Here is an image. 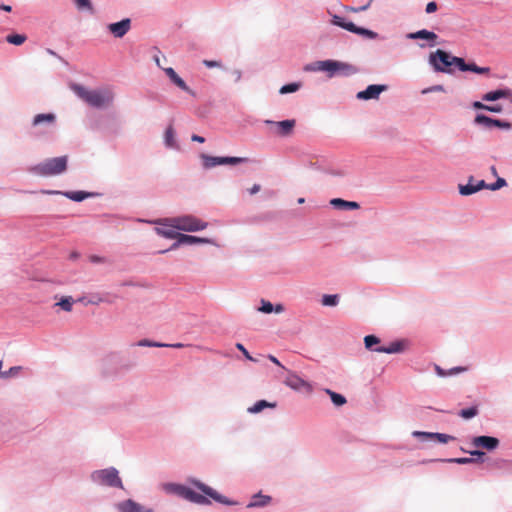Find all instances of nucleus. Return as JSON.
I'll list each match as a JSON object with an SVG mask.
<instances>
[{"label":"nucleus","mask_w":512,"mask_h":512,"mask_svg":"<svg viewBox=\"0 0 512 512\" xmlns=\"http://www.w3.org/2000/svg\"><path fill=\"white\" fill-rule=\"evenodd\" d=\"M163 144L167 149L175 151L180 150V145L176 138V131L172 124H169L164 131Z\"/></svg>","instance_id":"23"},{"label":"nucleus","mask_w":512,"mask_h":512,"mask_svg":"<svg viewBox=\"0 0 512 512\" xmlns=\"http://www.w3.org/2000/svg\"><path fill=\"white\" fill-rule=\"evenodd\" d=\"M139 502L132 498H128L114 504L117 512H136L138 510Z\"/></svg>","instance_id":"33"},{"label":"nucleus","mask_w":512,"mask_h":512,"mask_svg":"<svg viewBox=\"0 0 512 512\" xmlns=\"http://www.w3.org/2000/svg\"><path fill=\"white\" fill-rule=\"evenodd\" d=\"M471 107L474 109V110H483V111H486V108H487V104L483 103L482 101H473L471 103Z\"/></svg>","instance_id":"61"},{"label":"nucleus","mask_w":512,"mask_h":512,"mask_svg":"<svg viewBox=\"0 0 512 512\" xmlns=\"http://www.w3.org/2000/svg\"><path fill=\"white\" fill-rule=\"evenodd\" d=\"M267 358L273 363L275 364L276 366H278L282 371H287L288 369L279 361V359L272 355V354H268L267 355Z\"/></svg>","instance_id":"58"},{"label":"nucleus","mask_w":512,"mask_h":512,"mask_svg":"<svg viewBox=\"0 0 512 512\" xmlns=\"http://www.w3.org/2000/svg\"><path fill=\"white\" fill-rule=\"evenodd\" d=\"M428 64L436 73L453 75L456 71L462 72L464 58L453 55L450 51L438 48L430 52Z\"/></svg>","instance_id":"3"},{"label":"nucleus","mask_w":512,"mask_h":512,"mask_svg":"<svg viewBox=\"0 0 512 512\" xmlns=\"http://www.w3.org/2000/svg\"><path fill=\"white\" fill-rule=\"evenodd\" d=\"M456 438L452 435L441 433V432H434L433 434V443L438 444H447L450 441L455 440Z\"/></svg>","instance_id":"46"},{"label":"nucleus","mask_w":512,"mask_h":512,"mask_svg":"<svg viewBox=\"0 0 512 512\" xmlns=\"http://www.w3.org/2000/svg\"><path fill=\"white\" fill-rule=\"evenodd\" d=\"M295 126L296 120L293 118L280 120L277 124L276 134L280 137H289L293 134Z\"/></svg>","instance_id":"27"},{"label":"nucleus","mask_w":512,"mask_h":512,"mask_svg":"<svg viewBox=\"0 0 512 512\" xmlns=\"http://www.w3.org/2000/svg\"><path fill=\"white\" fill-rule=\"evenodd\" d=\"M90 480L98 486L125 490L120 472L114 466L92 471Z\"/></svg>","instance_id":"7"},{"label":"nucleus","mask_w":512,"mask_h":512,"mask_svg":"<svg viewBox=\"0 0 512 512\" xmlns=\"http://www.w3.org/2000/svg\"><path fill=\"white\" fill-rule=\"evenodd\" d=\"M506 464H512V460L496 459L493 461V466L496 468H503Z\"/></svg>","instance_id":"60"},{"label":"nucleus","mask_w":512,"mask_h":512,"mask_svg":"<svg viewBox=\"0 0 512 512\" xmlns=\"http://www.w3.org/2000/svg\"><path fill=\"white\" fill-rule=\"evenodd\" d=\"M443 463H454L458 465L473 464L472 458L470 457H455V458H444L440 459Z\"/></svg>","instance_id":"51"},{"label":"nucleus","mask_w":512,"mask_h":512,"mask_svg":"<svg viewBox=\"0 0 512 512\" xmlns=\"http://www.w3.org/2000/svg\"><path fill=\"white\" fill-rule=\"evenodd\" d=\"M182 238L184 241V245L192 246V245H217L215 239L209 237H201L196 235H190L182 233Z\"/></svg>","instance_id":"28"},{"label":"nucleus","mask_w":512,"mask_h":512,"mask_svg":"<svg viewBox=\"0 0 512 512\" xmlns=\"http://www.w3.org/2000/svg\"><path fill=\"white\" fill-rule=\"evenodd\" d=\"M486 187L487 182L485 180H476L473 176H469L466 184L458 185V191L462 196H470L483 189H486Z\"/></svg>","instance_id":"16"},{"label":"nucleus","mask_w":512,"mask_h":512,"mask_svg":"<svg viewBox=\"0 0 512 512\" xmlns=\"http://www.w3.org/2000/svg\"><path fill=\"white\" fill-rule=\"evenodd\" d=\"M273 498L270 495L263 494L262 491H258L251 496L249 503L246 505L248 509L252 508H264L272 502Z\"/></svg>","instance_id":"24"},{"label":"nucleus","mask_w":512,"mask_h":512,"mask_svg":"<svg viewBox=\"0 0 512 512\" xmlns=\"http://www.w3.org/2000/svg\"><path fill=\"white\" fill-rule=\"evenodd\" d=\"M62 196L73 202H83L86 199L101 197L102 193L85 190H67L62 193Z\"/></svg>","instance_id":"21"},{"label":"nucleus","mask_w":512,"mask_h":512,"mask_svg":"<svg viewBox=\"0 0 512 512\" xmlns=\"http://www.w3.org/2000/svg\"><path fill=\"white\" fill-rule=\"evenodd\" d=\"M103 301V298L98 294L92 295L90 298L86 296H81L77 299V302H80L84 305H98Z\"/></svg>","instance_id":"49"},{"label":"nucleus","mask_w":512,"mask_h":512,"mask_svg":"<svg viewBox=\"0 0 512 512\" xmlns=\"http://www.w3.org/2000/svg\"><path fill=\"white\" fill-rule=\"evenodd\" d=\"M471 445H473L475 448H480L481 450L492 452L499 447L500 440L497 437L491 435H478L472 437Z\"/></svg>","instance_id":"15"},{"label":"nucleus","mask_w":512,"mask_h":512,"mask_svg":"<svg viewBox=\"0 0 512 512\" xmlns=\"http://www.w3.org/2000/svg\"><path fill=\"white\" fill-rule=\"evenodd\" d=\"M328 14L330 15L329 23L333 26L339 27L366 40H376L380 38L379 33L376 31L364 26H359L347 17L331 13L330 11H328Z\"/></svg>","instance_id":"5"},{"label":"nucleus","mask_w":512,"mask_h":512,"mask_svg":"<svg viewBox=\"0 0 512 512\" xmlns=\"http://www.w3.org/2000/svg\"><path fill=\"white\" fill-rule=\"evenodd\" d=\"M68 156L62 155L53 158H47L38 164L32 166L29 171L37 176L49 177L61 175L67 171Z\"/></svg>","instance_id":"4"},{"label":"nucleus","mask_w":512,"mask_h":512,"mask_svg":"<svg viewBox=\"0 0 512 512\" xmlns=\"http://www.w3.org/2000/svg\"><path fill=\"white\" fill-rule=\"evenodd\" d=\"M57 122V115L54 112H45L38 113L34 115L31 121V126L33 128H41V127H55Z\"/></svg>","instance_id":"19"},{"label":"nucleus","mask_w":512,"mask_h":512,"mask_svg":"<svg viewBox=\"0 0 512 512\" xmlns=\"http://www.w3.org/2000/svg\"><path fill=\"white\" fill-rule=\"evenodd\" d=\"M491 69L487 66H478L474 61L466 62L464 59V64L462 66V72H471L475 74H486L490 73Z\"/></svg>","instance_id":"34"},{"label":"nucleus","mask_w":512,"mask_h":512,"mask_svg":"<svg viewBox=\"0 0 512 512\" xmlns=\"http://www.w3.org/2000/svg\"><path fill=\"white\" fill-rule=\"evenodd\" d=\"M105 130L108 134L113 136H118L121 134V125L117 121V116L115 113H111L108 115V122L105 126Z\"/></svg>","instance_id":"35"},{"label":"nucleus","mask_w":512,"mask_h":512,"mask_svg":"<svg viewBox=\"0 0 512 512\" xmlns=\"http://www.w3.org/2000/svg\"><path fill=\"white\" fill-rule=\"evenodd\" d=\"M338 294H324L321 298V304L326 307H335L339 304Z\"/></svg>","instance_id":"43"},{"label":"nucleus","mask_w":512,"mask_h":512,"mask_svg":"<svg viewBox=\"0 0 512 512\" xmlns=\"http://www.w3.org/2000/svg\"><path fill=\"white\" fill-rule=\"evenodd\" d=\"M486 111L495 113V114H500L503 111V106L498 103L497 104H487Z\"/></svg>","instance_id":"56"},{"label":"nucleus","mask_w":512,"mask_h":512,"mask_svg":"<svg viewBox=\"0 0 512 512\" xmlns=\"http://www.w3.org/2000/svg\"><path fill=\"white\" fill-rule=\"evenodd\" d=\"M5 40L11 45L21 46L27 40V36L25 34L12 32L5 37Z\"/></svg>","instance_id":"40"},{"label":"nucleus","mask_w":512,"mask_h":512,"mask_svg":"<svg viewBox=\"0 0 512 512\" xmlns=\"http://www.w3.org/2000/svg\"><path fill=\"white\" fill-rule=\"evenodd\" d=\"M437 9H438V4L435 1H430L426 4L425 12L427 14H432V13L436 12Z\"/></svg>","instance_id":"59"},{"label":"nucleus","mask_w":512,"mask_h":512,"mask_svg":"<svg viewBox=\"0 0 512 512\" xmlns=\"http://www.w3.org/2000/svg\"><path fill=\"white\" fill-rule=\"evenodd\" d=\"M475 126L484 127L486 129L497 128L504 131L512 129V122L506 119L491 117L484 113H477L473 119Z\"/></svg>","instance_id":"11"},{"label":"nucleus","mask_w":512,"mask_h":512,"mask_svg":"<svg viewBox=\"0 0 512 512\" xmlns=\"http://www.w3.org/2000/svg\"><path fill=\"white\" fill-rule=\"evenodd\" d=\"M132 346L163 348L164 346H166V343L154 341V340H151L148 338H144V339H141V340L133 343Z\"/></svg>","instance_id":"45"},{"label":"nucleus","mask_w":512,"mask_h":512,"mask_svg":"<svg viewBox=\"0 0 512 512\" xmlns=\"http://www.w3.org/2000/svg\"><path fill=\"white\" fill-rule=\"evenodd\" d=\"M383 346L380 337L375 334H368L364 337V347L368 351L382 353Z\"/></svg>","instance_id":"30"},{"label":"nucleus","mask_w":512,"mask_h":512,"mask_svg":"<svg viewBox=\"0 0 512 512\" xmlns=\"http://www.w3.org/2000/svg\"><path fill=\"white\" fill-rule=\"evenodd\" d=\"M388 89L387 84H369L365 89L357 92L356 98L361 101L378 100L380 95Z\"/></svg>","instance_id":"14"},{"label":"nucleus","mask_w":512,"mask_h":512,"mask_svg":"<svg viewBox=\"0 0 512 512\" xmlns=\"http://www.w3.org/2000/svg\"><path fill=\"white\" fill-rule=\"evenodd\" d=\"M173 240H175V241L171 244V246L169 248L163 249V250H159L157 253L158 254H166V253H168L170 251H174V250L178 249L181 246H184V241H183L182 233L181 232Z\"/></svg>","instance_id":"48"},{"label":"nucleus","mask_w":512,"mask_h":512,"mask_svg":"<svg viewBox=\"0 0 512 512\" xmlns=\"http://www.w3.org/2000/svg\"><path fill=\"white\" fill-rule=\"evenodd\" d=\"M273 303L267 299L261 298L257 311L263 314H272Z\"/></svg>","instance_id":"50"},{"label":"nucleus","mask_w":512,"mask_h":512,"mask_svg":"<svg viewBox=\"0 0 512 512\" xmlns=\"http://www.w3.org/2000/svg\"><path fill=\"white\" fill-rule=\"evenodd\" d=\"M507 185L508 183L505 178L497 176L494 182L487 183L486 189L490 191H497L500 190L501 188L506 187Z\"/></svg>","instance_id":"47"},{"label":"nucleus","mask_w":512,"mask_h":512,"mask_svg":"<svg viewBox=\"0 0 512 512\" xmlns=\"http://www.w3.org/2000/svg\"><path fill=\"white\" fill-rule=\"evenodd\" d=\"M407 348V341L404 339H396L391 341L388 345H384L382 353L386 354H400Z\"/></svg>","instance_id":"29"},{"label":"nucleus","mask_w":512,"mask_h":512,"mask_svg":"<svg viewBox=\"0 0 512 512\" xmlns=\"http://www.w3.org/2000/svg\"><path fill=\"white\" fill-rule=\"evenodd\" d=\"M479 414L478 404H473L469 407L462 408L458 411V416L464 420H471Z\"/></svg>","instance_id":"37"},{"label":"nucleus","mask_w":512,"mask_h":512,"mask_svg":"<svg viewBox=\"0 0 512 512\" xmlns=\"http://www.w3.org/2000/svg\"><path fill=\"white\" fill-rule=\"evenodd\" d=\"M136 512H155V511H154V509L146 507V506L142 505L141 503H139L138 510Z\"/></svg>","instance_id":"64"},{"label":"nucleus","mask_w":512,"mask_h":512,"mask_svg":"<svg viewBox=\"0 0 512 512\" xmlns=\"http://www.w3.org/2000/svg\"><path fill=\"white\" fill-rule=\"evenodd\" d=\"M373 2V0H368V2L362 6H359V7H355V6H349V5H346L344 6V9L348 12H352V13H359V12H363V11H366L369 9V7L371 6V3Z\"/></svg>","instance_id":"54"},{"label":"nucleus","mask_w":512,"mask_h":512,"mask_svg":"<svg viewBox=\"0 0 512 512\" xmlns=\"http://www.w3.org/2000/svg\"><path fill=\"white\" fill-rule=\"evenodd\" d=\"M169 221H170V223H168V222L161 223L160 220L156 221L155 223H157L158 225H161V226L155 227V232L157 233V235H159L163 238L174 239L177 237V235H179L180 230L175 228V223L172 222V219Z\"/></svg>","instance_id":"22"},{"label":"nucleus","mask_w":512,"mask_h":512,"mask_svg":"<svg viewBox=\"0 0 512 512\" xmlns=\"http://www.w3.org/2000/svg\"><path fill=\"white\" fill-rule=\"evenodd\" d=\"M175 228L184 232H198L204 230L208 223L197 218L194 215L186 214L172 219Z\"/></svg>","instance_id":"10"},{"label":"nucleus","mask_w":512,"mask_h":512,"mask_svg":"<svg viewBox=\"0 0 512 512\" xmlns=\"http://www.w3.org/2000/svg\"><path fill=\"white\" fill-rule=\"evenodd\" d=\"M406 38L409 40H423L425 43H419V47L424 49L426 47L432 48L439 44V36L432 30L426 28L409 32L406 34Z\"/></svg>","instance_id":"12"},{"label":"nucleus","mask_w":512,"mask_h":512,"mask_svg":"<svg viewBox=\"0 0 512 512\" xmlns=\"http://www.w3.org/2000/svg\"><path fill=\"white\" fill-rule=\"evenodd\" d=\"M75 91L87 104L96 109H105L113 102L112 94L106 90H91L82 85H75Z\"/></svg>","instance_id":"6"},{"label":"nucleus","mask_w":512,"mask_h":512,"mask_svg":"<svg viewBox=\"0 0 512 512\" xmlns=\"http://www.w3.org/2000/svg\"><path fill=\"white\" fill-rule=\"evenodd\" d=\"M235 348H236L238 351H240V352L242 353L243 357H244L246 360H248V361H250V362H254V363H257V362H258V359H257V358H255V357H253V356L250 354V352L246 349V347H245L242 343L237 342V343L235 344Z\"/></svg>","instance_id":"53"},{"label":"nucleus","mask_w":512,"mask_h":512,"mask_svg":"<svg viewBox=\"0 0 512 512\" xmlns=\"http://www.w3.org/2000/svg\"><path fill=\"white\" fill-rule=\"evenodd\" d=\"M202 166L205 170L212 169L217 166H237L239 164L248 163L250 161L247 157L239 156H213L206 153H201Z\"/></svg>","instance_id":"9"},{"label":"nucleus","mask_w":512,"mask_h":512,"mask_svg":"<svg viewBox=\"0 0 512 512\" xmlns=\"http://www.w3.org/2000/svg\"><path fill=\"white\" fill-rule=\"evenodd\" d=\"M433 434L434 432L415 430L411 435L422 443H428L433 442Z\"/></svg>","instance_id":"42"},{"label":"nucleus","mask_w":512,"mask_h":512,"mask_svg":"<svg viewBox=\"0 0 512 512\" xmlns=\"http://www.w3.org/2000/svg\"><path fill=\"white\" fill-rule=\"evenodd\" d=\"M305 72H322L329 79L335 77H351L360 72V68L337 59L316 60L303 67Z\"/></svg>","instance_id":"2"},{"label":"nucleus","mask_w":512,"mask_h":512,"mask_svg":"<svg viewBox=\"0 0 512 512\" xmlns=\"http://www.w3.org/2000/svg\"><path fill=\"white\" fill-rule=\"evenodd\" d=\"M131 29V19L126 17L120 21L112 22L107 25V30L115 38H123Z\"/></svg>","instance_id":"18"},{"label":"nucleus","mask_w":512,"mask_h":512,"mask_svg":"<svg viewBox=\"0 0 512 512\" xmlns=\"http://www.w3.org/2000/svg\"><path fill=\"white\" fill-rule=\"evenodd\" d=\"M277 406V402H270L266 399L257 400L253 405L247 408L249 414H258L263 410L270 408L274 409Z\"/></svg>","instance_id":"32"},{"label":"nucleus","mask_w":512,"mask_h":512,"mask_svg":"<svg viewBox=\"0 0 512 512\" xmlns=\"http://www.w3.org/2000/svg\"><path fill=\"white\" fill-rule=\"evenodd\" d=\"M329 204L333 207V209L340 211H352L358 210L360 208V204L358 202L345 200L343 198H332L329 201Z\"/></svg>","instance_id":"26"},{"label":"nucleus","mask_w":512,"mask_h":512,"mask_svg":"<svg viewBox=\"0 0 512 512\" xmlns=\"http://www.w3.org/2000/svg\"><path fill=\"white\" fill-rule=\"evenodd\" d=\"M460 450L464 453H469L471 455L470 458H472L473 464L474 463L481 464L487 460L486 453L483 450H481L480 448H476L474 450L468 451V450L464 449L463 447H461Z\"/></svg>","instance_id":"38"},{"label":"nucleus","mask_w":512,"mask_h":512,"mask_svg":"<svg viewBox=\"0 0 512 512\" xmlns=\"http://www.w3.org/2000/svg\"><path fill=\"white\" fill-rule=\"evenodd\" d=\"M75 302L76 300L72 296H62L56 305H58L63 311L69 312L72 310Z\"/></svg>","instance_id":"44"},{"label":"nucleus","mask_w":512,"mask_h":512,"mask_svg":"<svg viewBox=\"0 0 512 512\" xmlns=\"http://www.w3.org/2000/svg\"><path fill=\"white\" fill-rule=\"evenodd\" d=\"M203 65L207 68H218V67H222V63L220 61H217V60H203Z\"/></svg>","instance_id":"57"},{"label":"nucleus","mask_w":512,"mask_h":512,"mask_svg":"<svg viewBox=\"0 0 512 512\" xmlns=\"http://www.w3.org/2000/svg\"><path fill=\"white\" fill-rule=\"evenodd\" d=\"M23 369L22 366H12L8 370L2 371L1 370V378L2 379H9L12 377H15L19 374V372Z\"/></svg>","instance_id":"52"},{"label":"nucleus","mask_w":512,"mask_h":512,"mask_svg":"<svg viewBox=\"0 0 512 512\" xmlns=\"http://www.w3.org/2000/svg\"><path fill=\"white\" fill-rule=\"evenodd\" d=\"M131 368L119 353H110L102 359L101 373L104 378L115 379Z\"/></svg>","instance_id":"8"},{"label":"nucleus","mask_w":512,"mask_h":512,"mask_svg":"<svg viewBox=\"0 0 512 512\" xmlns=\"http://www.w3.org/2000/svg\"><path fill=\"white\" fill-rule=\"evenodd\" d=\"M324 162H325V160L323 158H321V159H318L316 161H312V160L303 161V165L305 167L309 168V169L317 170V171H320V172H323V173H327V174H331V175H334V176H344V173L342 171H340V170L325 168Z\"/></svg>","instance_id":"25"},{"label":"nucleus","mask_w":512,"mask_h":512,"mask_svg":"<svg viewBox=\"0 0 512 512\" xmlns=\"http://www.w3.org/2000/svg\"><path fill=\"white\" fill-rule=\"evenodd\" d=\"M468 367L466 366H455L450 369H444L438 364H434V371L438 377L444 378L449 376H456L463 372H466Z\"/></svg>","instance_id":"31"},{"label":"nucleus","mask_w":512,"mask_h":512,"mask_svg":"<svg viewBox=\"0 0 512 512\" xmlns=\"http://www.w3.org/2000/svg\"><path fill=\"white\" fill-rule=\"evenodd\" d=\"M324 391L327 395H329L330 400L335 407H342L347 403V399L343 394L333 391L329 388L324 389Z\"/></svg>","instance_id":"36"},{"label":"nucleus","mask_w":512,"mask_h":512,"mask_svg":"<svg viewBox=\"0 0 512 512\" xmlns=\"http://www.w3.org/2000/svg\"><path fill=\"white\" fill-rule=\"evenodd\" d=\"M187 482L189 485L178 482H166L162 485V489L166 494L175 495L197 505H211L212 501L225 506L241 505L239 501L222 495L198 478L189 477Z\"/></svg>","instance_id":"1"},{"label":"nucleus","mask_w":512,"mask_h":512,"mask_svg":"<svg viewBox=\"0 0 512 512\" xmlns=\"http://www.w3.org/2000/svg\"><path fill=\"white\" fill-rule=\"evenodd\" d=\"M444 91H445V87L441 84H437V85H433V86L424 88L421 91V93L423 95H425V94L432 93V92H444Z\"/></svg>","instance_id":"55"},{"label":"nucleus","mask_w":512,"mask_h":512,"mask_svg":"<svg viewBox=\"0 0 512 512\" xmlns=\"http://www.w3.org/2000/svg\"><path fill=\"white\" fill-rule=\"evenodd\" d=\"M512 89L507 86H502L497 89L488 91L482 95V101L495 102L500 99H511Z\"/></svg>","instance_id":"20"},{"label":"nucleus","mask_w":512,"mask_h":512,"mask_svg":"<svg viewBox=\"0 0 512 512\" xmlns=\"http://www.w3.org/2000/svg\"><path fill=\"white\" fill-rule=\"evenodd\" d=\"M302 86L303 84L301 81L288 82L280 87L279 93L281 95L295 93L299 91L302 88Z\"/></svg>","instance_id":"39"},{"label":"nucleus","mask_w":512,"mask_h":512,"mask_svg":"<svg viewBox=\"0 0 512 512\" xmlns=\"http://www.w3.org/2000/svg\"><path fill=\"white\" fill-rule=\"evenodd\" d=\"M72 1L78 11L94 14V6L92 3V0H72Z\"/></svg>","instance_id":"41"},{"label":"nucleus","mask_w":512,"mask_h":512,"mask_svg":"<svg viewBox=\"0 0 512 512\" xmlns=\"http://www.w3.org/2000/svg\"><path fill=\"white\" fill-rule=\"evenodd\" d=\"M165 75L169 78L170 82L179 88L180 90L186 92L192 97H196V92L192 90L184 81L182 77L178 75V73L172 67L163 68Z\"/></svg>","instance_id":"17"},{"label":"nucleus","mask_w":512,"mask_h":512,"mask_svg":"<svg viewBox=\"0 0 512 512\" xmlns=\"http://www.w3.org/2000/svg\"><path fill=\"white\" fill-rule=\"evenodd\" d=\"M288 374L283 383L290 389L300 392L305 390L307 393H311L313 390L312 384L300 377L296 372L287 370Z\"/></svg>","instance_id":"13"},{"label":"nucleus","mask_w":512,"mask_h":512,"mask_svg":"<svg viewBox=\"0 0 512 512\" xmlns=\"http://www.w3.org/2000/svg\"><path fill=\"white\" fill-rule=\"evenodd\" d=\"M285 311V306L282 303H273L272 313L280 314Z\"/></svg>","instance_id":"63"},{"label":"nucleus","mask_w":512,"mask_h":512,"mask_svg":"<svg viewBox=\"0 0 512 512\" xmlns=\"http://www.w3.org/2000/svg\"><path fill=\"white\" fill-rule=\"evenodd\" d=\"M89 260L93 264H101V263L105 262V258L104 257L99 256V255H95V254L91 255L89 257Z\"/></svg>","instance_id":"62"}]
</instances>
